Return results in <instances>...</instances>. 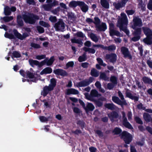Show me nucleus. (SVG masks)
<instances>
[{
    "label": "nucleus",
    "instance_id": "nucleus-1",
    "mask_svg": "<svg viewBox=\"0 0 152 152\" xmlns=\"http://www.w3.org/2000/svg\"><path fill=\"white\" fill-rule=\"evenodd\" d=\"M142 31L146 36L143 41L145 44L148 45H152V30L147 26L142 27Z\"/></svg>",
    "mask_w": 152,
    "mask_h": 152
},
{
    "label": "nucleus",
    "instance_id": "nucleus-2",
    "mask_svg": "<svg viewBox=\"0 0 152 152\" xmlns=\"http://www.w3.org/2000/svg\"><path fill=\"white\" fill-rule=\"evenodd\" d=\"M22 16L26 23L31 24H34L36 20L39 19V17L38 15L31 13L28 12L27 14H23Z\"/></svg>",
    "mask_w": 152,
    "mask_h": 152
},
{
    "label": "nucleus",
    "instance_id": "nucleus-3",
    "mask_svg": "<svg viewBox=\"0 0 152 152\" xmlns=\"http://www.w3.org/2000/svg\"><path fill=\"white\" fill-rule=\"evenodd\" d=\"M133 29L132 31V34L134 36L131 40L134 42L139 41L140 39L142 34V27H131Z\"/></svg>",
    "mask_w": 152,
    "mask_h": 152
},
{
    "label": "nucleus",
    "instance_id": "nucleus-4",
    "mask_svg": "<svg viewBox=\"0 0 152 152\" xmlns=\"http://www.w3.org/2000/svg\"><path fill=\"white\" fill-rule=\"evenodd\" d=\"M121 17L118 19L117 24V27L120 29L126 26H127L128 24V20L126 14L124 13L121 14Z\"/></svg>",
    "mask_w": 152,
    "mask_h": 152
},
{
    "label": "nucleus",
    "instance_id": "nucleus-5",
    "mask_svg": "<svg viewBox=\"0 0 152 152\" xmlns=\"http://www.w3.org/2000/svg\"><path fill=\"white\" fill-rule=\"evenodd\" d=\"M120 136L121 138L123 140L125 143L126 144H129L132 141V135L126 131H123Z\"/></svg>",
    "mask_w": 152,
    "mask_h": 152
},
{
    "label": "nucleus",
    "instance_id": "nucleus-6",
    "mask_svg": "<svg viewBox=\"0 0 152 152\" xmlns=\"http://www.w3.org/2000/svg\"><path fill=\"white\" fill-rule=\"evenodd\" d=\"M54 27L57 31L64 32L65 30V24L62 19H59L58 21L54 24Z\"/></svg>",
    "mask_w": 152,
    "mask_h": 152
},
{
    "label": "nucleus",
    "instance_id": "nucleus-7",
    "mask_svg": "<svg viewBox=\"0 0 152 152\" xmlns=\"http://www.w3.org/2000/svg\"><path fill=\"white\" fill-rule=\"evenodd\" d=\"M94 80V77H90L88 79H86L80 82L77 83L76 84V86L78 88L87 86L92 82Z\"/></svg>",
    "mask_w": 152,
    "mask_h": 152
},
{
    "label": "nucleus",
    "instance_id": "nucleus-8",
    "mask_svg": "<svg viewBox=\"0 0 152 152\" xmlns=\"http://www.w3.org/2000/svg\"><path fill=\"white\" fill-rule=\"evenodd\" d=\"M99 94L98 91L95 89L92 90L90 95H88V93L85 94L86 98L88 100L91 101L94 100L95 99L94 97H98Z\"/></svg>",
    "mask_w": 152,
    "mask_h": 152
},
{
    "label": "nucleus",
    "instance_id": "nucleus-9",
    "mask_svg": "<svg viewBox=\"0 0 152 152\" xmlns=\"http://www.w3.org/2000/svg\"><path fill=\"white\" fill-rule=\"evenodd\" d=\"M133 24L131 27H141L143 25L142 19L138 17H135L133 19Z\"/></svg>",
    "mask_w": 152,
    "mask_h": 152
},
{
    "label": "nucleus",
    "instance_id": "nucleus-10",
    "mask_svg": "<svg viewBox=\"0 0 152 152\" xmlns=\"http://www.w3.org/2000/svg\"><path fill=\"white\" fill-rule=\"evenodd\" d=\"M122 115L123 119V124L126 128L130 129H133L131 124L128 121L126 117V114L124 112L122 111L121 113Z\"/></svg>",
    "mask_w": 152,
    "mask_h": 152
},
{
    "label": "nucleus",
    "instance_id": "nucleus-11",
    "mask_svg": "<svg viewBox=\"0 0 152 152\" xmlns=\"http://www.w3.org/2000/svg\"><path fill=\"white\" fill-rule=\"evenodd\" d=\"M93 47L100 48L104 50H108L109 51H112L116 49V47L114 45H110L108 46H104L103 45L101 44L94 45Z\"/></svg>",
    "mask_w": 152,
    "mask_h": 152
},
{
    "label": "nucleus",
    "instance_id": "nucleus-12",
    "mask_svg": "<svg viewBox=\"0 0 152 152\" xmlns=\"http://www.w3.org/2000/svg\"><path fill=\"white\" fill-rule=\"evenodd\" d=\"M121 52L124 55V58H128L129 59H132V56L128 48L124 46L122 47L121 48Z\"/></svg>",
    "mask_w": 152,
    "mask_h": 152
},
{
    "label": "nucleus",
    "instance_id": "nucleus-13",
    "mask_svg": "<svg viewBox=\"0 0 152 152\" xmlns=\"http://www.w3.org/2000/svg\"><path fill=\"white\" fill-rule=\"evenodd\" d=\"M112 100L114 103L120 105L121 107L124 105H126L127 104L126 100L121 101L118 97L116 96H113Z\"/></svg>",
    "mask_w": 152,
    "mask_h": 152
},
{
    "label": "nucleus",
    "instance_id": "nucleus-14",
    "mask_svg": "<svg viewBox=\"0 0 152 152\" xmlns=\"http://www.w3.org/2000/svg\"><path fill=\"white\" fill-rule=\"evenodd\" d=\"M13 32L15 37L21 40L24 39L28 36V34L26 33H23V35H22L20 33H19L18 31L15 29H13Z\"/></svg>",
    "mask_w": 152,
    "mask_h": 152
},
{
    "label": "nucleus",
    "instance_id": "nucleus-15",
    "mask_svg": "<svg viewBox=\"0 0 152 152\" xmlns=\"http://www.w3.org/2000/svg\"><path fill=\"white\" fill-rule=\"evenodd\" d=\"M105 58L107 60L109 59L110 62L114 63L117 59V55L114 53L107 54L105 55Z\"/></svg>",
    "mask_w": 152,
    "mask_h": 152
},
{
    "label": "nucleus",
    "instance_id": "nucleus-16",
    "mask_svg": "<svg viewBox=\"0 0 152 152\" xmlns=\"http://www.w3.org/2000/svg\"><path fill=\"white\" fill-rule=\"evenodd\" d=\"M53 72L56 75H61L63 77L66 76L68 75L67 72L65 70L61 69L54 70Z\"/></svg>",
    "mask_w": 152,
    "mask_h": 152
},
{
    "label": "nucleus",
    "instance_id": "nucleus-17",
    "mask_svg": "<svg viewBox=\"0 0 152 152\" xmlns=\"http://www.w3.org/2000/svg\"><path fill=\"white\" fill-rule=\"evenodd\" d=\"M107 115L110 120L112 122H113L114 119H117L118 118L119 114L116 111H113L108 114Z\"/></svg>",
    "mask_w": 152,
    "mask_h": 152
},
{
    "label": "nucleus",
    "instance_id": "nucleus-18",
    "mask_svg": "<svg viewBox=\"0 0 152 152\" xmlns=\"http://www.w3.org/2000/svg\"><path fill=\"white\" fill-rule=\"evenodd\" d=\"M43 61H42L39 62V61L36 60H34L32 59H29V62L30 65L32 67H34V65L38 66L39 67H41L43 65L42 62Z\"/></svg>",
    "mask_w": 152,
    "mask_h": 152
},
{
    "label": "nucleus",
    "instance_id": "nucleus-19",
    "mask_svg": "<svg viewBox=\"0 0 152 152\" xmlns=\"http://www.w3.org/2000/svg\"><path fill=\"white\" fill-rule=\"evenodd\" d=\"M126 95L127 97L130 98L132 100H134V101H138L139 97L138 96H133L131 92L130 91H129L128 89H127L126 91Z\"/></svg>",
    "mask_w": 152,
    "mask_h": 152
},
{
    "label": "nucleus",
    "instance_id": "nucleus-20",
    "mask_svg": "<svg viewBox=\"0 0 152 152\" xmlns=\"http://www.w3.org/2000/svg\"><path fill=\"white\" fill-rule=\"evenodd\" d=\"M54 61L55 59L54 57V56H51L49 59H48V58H46L42 61H43L42 62V64H43V65L46 64L47 66H50L52 64Z\"/></svg>",
    "mask_w": 152,
    "mask_h": 152
},
{
    "label": "nucleus",
    "instance_id": "nucleus-21",
    "mask_svg": "<svg viewBox=\"0 0 152 152\" xmlns=\"http://www.w3.org/2000/svg\"><path fill=\"white\" fill-rule=\"evenodd\" d=\"M96 30L97 31H105L107 29L106 24L104 23H102L101 25L96 26Z\"/></svg>",
    "mask_w": 152,
    "mask_h": 152
},
{
    "label": "nucleus",
    "instance_id": "nucleus-22",
    "mask_svg": "<svg viewBox=\"0 0 152 152\" xmlns=\"http://www.w3.org/2000/svg\"><path fill=\"white\" fill-rule=\"evenodd\" d=\"M79 7L83 12H86L88 10V6L83 1H80Z\"/></svg>",
    "mask_w": 152,
    "mask_h": 152
},
{
    "label": "nucleus",
    "instance_id": "nucleus-23",
    "mask_svg": "<svg viewBox=\"0 0 152 152\" xmlns=\"http://www.w3.org/2000/svg\"><path fill=\"white\" fill-rule=\"evenodd\" d=\"M53 89L49 86H46L43 88V91L42 93V95L44 96H45L47 95L48 94L49 91H50L53 90Z\"/></svg>",
    "mask_w": 152,
    "mask_h": 152
},
{
    "label": "nucleus",
    "instance_id": "nucleus-24",
    "mask_svg": "<svg viewBox=\"0 0 152 152\" xmlns=\"http://www.w3.org/2000/svg\"><path fill=\"white\" fill-rule=\"evenodd\" d=\"M79 93V92L75 88H71L67 89L65 94L66 95H70L71 94L77 95Z\"/></svg>",
    "mask_w": 152,
    "mask_h": 152
},
{
    "label": "nucleus",
    "instance_id": "nucleus-25",
    "mask_svg": "<svg viewBox=\"0 0 152 152\" xmlns=\"http://www.w3.org/2000/svg\"><path fill=\"white\" fill-rule=\"evenodd\" d=\"M80 1L72 0L69 2V7L71 8H75L77 6H79Z\"/></svg>",
    "mask_w": 152,
    "mask_h": 152
},
{
    "label": "nucleus",
    "instance_id": "nucleus-26",
    "mask_svg": "<svg viewBox=\"0 0 152 152\" xmlns=\"http://www.w3.org/2000/svg\"><path fill=\"white\" fill-rule=\"evenodd\" d=\"M94 108V106L92 103H89L84 109L85 110L86 112L87 113L89 111H93Z\"/></svg>",
    "mask_w": 152,
    "mask_h": 152
},
{
    "label": "nucleus",
    "instance_id": "nucleus-27",
    "mask_svg": "<svg viewBox=\"0 0 152 152\" xmlns=\"http://www.w3.org/2000/svg\"><path fill=\"white\" fill-rule=\"evenodd\" d=\"M109 34L110 35L111 37H112L114 35L119 37L122 36V35H121V34L119 31L114 29H111L110 31Z\"/></svg>",
    "mask_w": 152,
    "mask_h": 152
},
{
    "label": "nucleus",
    "instance_id": "nucleus-28",
    "mask_svg": "<svg viewBox=\"0 0 152 152\" xmlns=\"http://www.w3.org/2000/svg\"><path fill=\"white\" fill-rule=\"evenodd\" d=\"M23 17L20 15H18L17 17V22L18 26L22 27L24 25V23L22 20Z\"/></svg>",
    "mask_w": 152,
    "mask_h": 152
},
{
    "label": "nucleus",
    "instance_id": "nucleus-29",
    "mask_svg": "<svg viewBox=\"0 0 152 152\" xmlns=\"http://www.w3.org/2000/svg\"><path fill=\"white\" fill-rule=\"evenodd\" d=\"M99 79L105 81H109V77L106 75L104 72H101L99 77Z\"/></svg>",
    "mask_w": 152,
    "mask_h": 152
},
{
    "label": "nucleus",
    "instance_id": "nucleus-30",
    "mask_svg": "<svg viewBox=\"0 0 152 152\" xmlns=\"http://www.w3.org/2000/svg\"><path fill=\"white\" fill-rule=\"evenodd\" d=\"M52 72V69L50 67H47L43 69L40 74L41 75L44 74H50Z\"/></svg>",
    "mask_w": 152,
    "mask_h": 152
},
{
    "label": "nucleus",
    "instance_id": "nucleus-31",
    "mask_svg": "<svg viewBox=\"0 0 152 152\" xmlns=\"http://www.w3.org/2000/svg\"><path fill=\"white\" fill-rule=\"evenodd\" d=\"M100 3L104 8L106 9L109 8V4L107 0H100Z\"/></svg>",
    "mask_w": 152,
    "mask_h": 152
},
{
    "label": "nucleus",
    "instance_id": "nucleus-32",
    "mask_svg": "<svg viewBox=\"0 0 152 152\" xmlns=\"http://www.w3.org/2000/svg\"><path fill=\"white\" fill-rule=\"evenodd\" d=\"M104 106L106 108L111 110H113L115 108V105L113 103H105Z\"/></svg>",
    "mask_w": 152,
    "mask_h": 152
},
{
    "label": "nucleus",
    "instance_id": "nucleus-33",
    "mask_svg": "<svg viewBox=\"0 0 152 152\" xmlns=\"http://www.w3.org/2000/svg\"><path fill=\"white\" fill-rule=\"evenodd\" d=\"M143 82L152 86V80L148 77L144 76L142 78Z\"/></svg>",
    "mask_w": 152,
    "mask_h": 152
},
{
    "label": "nucleus",
    "instance_id": "nucleus-34",
    "mask_svg": "<svg viewBox=\"0 0 152 152\" xmlns=\"http://www.w3.org/2000/svg\"><path fill=\"white\" fill-rule=\"evenodd\" d=\"M122 132V129L120 128L116 127L113 129L112 131V132L114 135H119L121 134Z\"/></svg>",
    "mask_w": 152,
    "mask_h": 152
},
{
    "label": "nucleus",
    "instance_id": "nucleus-35",
    "mask_svg": "<svg viewBox=\"0 0 152 152\" xmlns=\"http://www.w3.org/2000/svg\"><path fill=\"white\" fill-rule=\"evenodd\" d=\"M56 80L55 78H51L50 80V83L49 86L53 89L56 86Z\"/></svg>",
    "mask_w": 152,
    "mask_h": 152
},
{
    "label": "nucleus",
    "instance_id": "nucleus-36",
    "mask_svg": "<svg viewBox=\"0 0 152 152\" xmlns=\"http://www.w3.org/2000/svg\"><path fill=\"white\" fill-rule=\"evenodd\" d=\"M83 50L86 52H88V53L94 54L96 52V50L92 48L84 47L83 48Z\"/></svg>",
    "mask_w": 152,
    "mask_h": 152
},
{
    "label": "nucleus",
    "instance_id": "nucleus-37",
    "mask_svg": "<svg viewBox=\"0 0 152 152\" xmlns=\"http://www.w3.org/2000/svg\"><path fill=\"white\" fill-rule=\"evenodd\" d=\"M144 120L147 122H150L151 119V117L150 114L147 113H144L143 115Z\"/></svg>",
    "mask_w": 152,
    "mask_h": 152
},
{
    "label": "nucleus",
    "instance_id": "nucleus-38",
    "mask_svg": "<svg viewBox=\"0 0 152 152\" xmlns=\"http://www.w3.org/2000/svg\"><path fill=\"white\" fill-rule=\"evenodd\" d=\"M90 74L92 76L95 77H97L99 75V73L98 71L94 68L91 69Z\"/></svg>",
    "mask_w": 152,
    "mask_h": 152
},
{
    "label": "nucleus",
    "instance_id": "nucleus-39",
    "mask_svg": "<svg viewBox=\"0 0 152 152\" xmlns=\"http://www.w3.org/2000/svg\"><path fill=\"white\" fill-rule=\"evenodd\" d=\"M4 15L6 16L10 15L11 14L10 7L7 6L4 9Z\"/></svg>",
    "mask_w": 152,
    "mask_h": 152
},
{
    "label": "nucleus",
    "instance_id": "nucleus-40",
    "mask_svg": "<svg viewBox=\"0 0 152 152\" xmlns=\"http://www.w3.org/2000/svg\"><path fill=\"white\" fill-rule=\"evenodd\" d=\"M86 55V53H84L82 56H80L78 58V61L80 62L84 61L87 60Z\"/></svg>",
    "mask_w": 152,
    "mask_h": 152
},
{
    "label": "nucleus",
    "instance_id": "nucleus-41",
    "mask_svg": "<svg viewBox=\"0 0 152 152\" xmlns=\"http://www.w3.org/2000/svg\"><path fill=\"white\" fill-rule=\"evenodd\" d=\"M110 81L112 83L116 85L117 84V78L115 76H111L110 78Z\"/></svg>",
    "mask_w": 152,
    "mask_h": 152
},
{
    "label": "nucleus",
    "instance_id": "nucleus-42",
    "mask_svg": "<svg viewBox=\"0 0 152 152\" xmlns=\"http://www.w3.org/2000/svg\"><path fill=\"white\" fill-rule=\"evenodd\" d=\"M12 55L11 56V57L12 58H20L21 56V55L20 53V52L17 51H14L12 53Z\"/></svg>",
    "mask_w": 152,
    "mask_h": 152
},
{
    "label": "nucleus",
    "instance_id": "nucleus-43",
    "mask_svg": "<svg viewBox=\"0 0 152 152\" xmlns=\"http://www.w3.org/2000/svg\"><path fill=\"white\" fill-rule=\"evenodd\" d=\"M134 120L136 123L138 124L142 125L143 124V122L141 119L138 116H136L134 117Z\"/></svg>",
    "mask_w": 152,
    "mask_h": 152
},
{
    "label": "nucleus",
    "instance_id": "nucleus-44",
    "mask_svg": "<svg viewBox=\"0 0 152 152\" xmlns=\"http://www.w3.org/2000/svg\"><path fill=\"white\" fill-rule=\"evenodd\" d=\"M1 19H3L4 21L5 22H8L12 20L13 19V17L12 16H5L3 17H1Z\"/></svg>",
    "mask_w": 152,
    "mask_h": 152
},
{
    "label": "nucleus",
    "instance_id": "nucleus-45",
    "mask_svg": "<svg viewBox=\"0 0 152 152\" xmlns=\"http://www.w3.org/2000/svg\"><path fill=\"white\" fill-rule=\"evenodd\" d=\"M39 23L40 25L45 27L48 28L50 27V25L48 23L43 20L40 21Z\"/></svg>",
    "mask_w": 152,
    "mask_h": 152
},
{
    "label": "nucleus",
    "instance_id": "nucleus-46",
    "mask_svg": "<svg viewBox=\"0 0 152 152\" xmlns=\"http://www.w3.org/2000/svg\"><path fill=\"white\" fill-rule=\"evenodd\" d=\"M4 37L10 39H15L14 35L12 34H9L6 32L4 34Z\"/></svg>",
    "mask_w": 152,
    "mask_h": 152
},
{
    "label": "nucleus",
    "instance_id": "nucleus-47",
    "mask_svg": "<svg viewBox=\"0 0 152 152\" xmlns=\"http://www.w3.org/2000/svg\"><path fill=\"white\" fill-rule=\"evenodd\" d=\"M77 124L80 127L81 129H83L84 128L85 124L83 121L80 120L78 121Z\"/></svg>",
    "mask_w": 152,
    "mask_h": 152
},
{
    "label": "nucleus",
    "instance_id": "nucleus-48",
    "mask_svg": "<svg viewBox=\"0 0 152 152\" xmlns=\"http://www.w3.org/2000/svg\"><path fill=\"white\" fill-rule=\"evenodd\" d=\"M90 37L92 40L94 42H96L98 41V38L97 37L95 34L93 33L91 34Z\"/></svg>",
    "mask_w": 152,
    "mask_h": 152
},
{
    "label": "nucleus",
    "instance_id": "nucleus-49",
    "mask_svg": "<svg viewBox=\"0 0 152 152\" xmlns=\"http://www.w3.org/2000/svg\"><path fill=\"white\" fill-rule=\"evenodd\" d=\"M49 20L52 23H55L57 22V19L55 16L51 15L49 18Z\"/></svg>",
    "mask_w": 152,
    "mask_h": 152
},
{
    "label": "nucleus",
    "instance_id": "nucleus-50",
    "mask_svg": "<svg viewBox=\"0 0 152 152\" xmlns=\"http://www.w3.org/2000/svg\"><path fill=\"white\" fill-rule=\"evenodd\" d=\"M50 118V116L48 117V118L45 117V116H41L39 117V119L42 122H45L49 120V119Z\"/></svg>",
    "mask_w": 152,
    "mask_h": 152
},
{
    "label": "nucleus",
    "instance_id": "nucleus-51",
    "mask_svg": "<svg viewBox=\"0 0 152 152\" xmlns=\"http://www.w3.org/2000/svg\"><path fill=\"white\" fill-rule=\"evenodd\" d=\"M26 76L29 78L33 79L34 77V75L33 73L29 71H26Z\"/></svg>",
    "mask_w": 152,
    "mask_h": 152
},
{
    "label": "nucleus",
    "instance_id": "nucleus-52",
    "mask_svg": "<svg viewBox=\"0 0 152 152\" xmlns=\"http://www.w3.org/2000/svg\"><path fill=\"white\" fill-rule=\"evenodd\" d=\"M67 16L68 19L70 20H74L76 18V17L74 14L72 12H69L68 13Z\"/></svg>",
    "mask_w": 152,
    "mask_h": 152
},
{
    "label": "nucleus",
    "instance_id": "nucleus-53",
    "mask_svg": "<svg viewBox=\"0 0 152 152\" xmlns=\"http://www.w3.org/2000/svg\"><path fill=\"white\" fill-rule=\"evenodd\" d=\"M113 5L115 8L117 10L124 7L121 2H118L117 3H115V4H114Z\"/></svg>",
    "mask_w": 152,
    "mask_h": 152
},
{
    "label": "nucleus",
    "instance_id": "nucleus-54",
    "mask_svg": "<svg viewBox=\"0 0 152 152\" xmlns=\"http://www.w3.org/2000/svg\"><path fill=\"white\" fill-rule=\"evenodd\" d=\"M91 102H94L96 105L99 107H102L103 104V103L102 102L96 99H94V100L92 101Z\"/></svg>",
    "mask_w": 152,
    "mask_h": 152
},
{
    "label": "nucleus",
    "instance_id": "nucleus-55",
    "mask_svg": "<svg viewBox=\"0 0 152 152\" xmlns=\"http://www.w3.org/2000/svg\"><path fill=\"white\" fill-rule=\"evenodd\" d=\"M121 28V29H120L121 31H122L124 32L127 35H129V31L127 28V26L123 27L122 28Z\"/></svg>",
    "mask_w": 152,
    "mask_h": 152
},
{
    "label": "nucleus",
    "instance_id": "nucleus-56",
    "mask_svg": "<svg viewBox=\"0 0 152 152\" xmlns=\"http://www.w3.org/2000/svg\"><path fill=\"white\" fill-rule=\"evenodd\" d=\"M74 65V62L73 61H70L67 63L66 65V69H68L69 67H72Z\"/></svg>",
    "mask_w": 152,
    "mask_h": 152
},
{
    "label": "nucleus",
    "instance_id": "nucleus-57",
    "mask_svg": "<svg viewBox=\"0 0 152 152\" xmlns=\"http://www.w3.org/2000/svg\"><path fill=\"white\" fill-rule=\"evenodd\" d=\"M94 21L93 23H94L96 26L99 25L101 23V21L99 18L98 17H96L94 18Z\"/></svg>",
    "mask_w": 152,
    "mask_h": 152
},
{
    "label": "nucleus",
    "instance_id": "nucleus-58",
    "mask_svg": "<svg viewBox=\"0 0 152 152\" xmlns=\"http://www.w3.org/2000/svg\"><path fill=\"white\" fill-rule=\"evenodd\" d=\"M96 60L99 65L101 66H104L106 65V64H105V63H103V61L101 58H96Z\"/></svg>",
    "mask_w": 152,
    "mask_h": 152
},
{
    "label": "nucleus",
    "instance_id": "nucleus-59",
    "mask_svg": "<svg viewBox=\"0 0 152 152\" xmlns=\"http://www.w3.org/2000/svg\"><path fill=\"white\" fill-rule=\"evenodd\" d=\"M31 46L35 49H39L41 48L40 45L34 43H31Z\"/></svg>",
    "mask_w": 152,
    "mask_h": 152
},
{
    "label": "nucleus",
    "instance_id": "nucleus-60",
    "mask_svg": "<svg viewBox=\"0 0 152 152\" xmlns=\"http://www.w3.org/2000/svg\"><path fill=\"white\" fill-rule=\"evenodd\" d=\"M37 29L38 32L39 33H43L45 31V30L44 28L40 26H37Z\"/></svg>",
    "mask_w": 152,
    "mask_h": 152
},
{
    "label": "nucleus",
    "instance_id": "nucleus-61",
    "mask_svg": "<svg viewBox=\"0 0 152 152\" xmlns=\"http://www.w3.org/2000/svg\"><path fill=\"white\" fill-rule=\"evenodd\" d=\"M116 85L111 83H109L107 84V88L109 90L112 89Z\"/></svg>",
    "mask_w": 152,
    "mask_h": 152
},
{
    "label": "nucleus",
    "instance_id": "nucleus-62",
    "mask_svg": "<svg viewBox=\"0 0 152 152\" xmlns=\"http://www.w3.org/2000/svg\"><path fill=\"white\" fill-rule=\"evenodd\" d=\"M73 112L77 114H80L82 113V111L78 108L75 107L73 108Z\"/></svg>",
    "mask_w": 152,
    "mask_h": 152
},
{
    "label": "nucleus",
    "instance_id": "nucleus-63",
    "mask_svg": "<svg viewBox=\"0 0 152 152\" xmlns=\"http://www.w3.org/2000/svg\"><path fill=\"white\" fill-rule=\"evenodd\" d=\"M139 8H140L143 11H145V6L144 4H142V2H139Z\"/></svg>",
    "mask_w": 152,
    "mask_h": 152
},
{
    "label": "nucleus",
    "instance_id": "nucleus-64",
    "mask_svg": "<svg viewBox=\"0 0 152 152\" xmlns=\"http://www.w3.org/2000/svg\"><path fill=\"white\" fill-rule=\"evenodd\" d=\"M146 62L149 67L151 69H152V61L148 59L147 60Z\"/></svg>",
    "mask_w": 152,
    "mask_h": 152
}]
</instances>
